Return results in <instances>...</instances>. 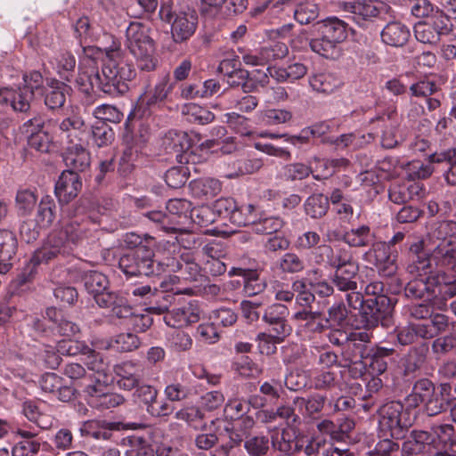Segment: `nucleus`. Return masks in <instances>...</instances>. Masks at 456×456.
I'll return each mask as SVG.
<instances>
[{
  "instance_id": "680f3d73",
  "label": "nucleus",
  "mask_w": 456,
  "mask_h": 456,
  "mask_svg": "<svg viewBox=\"0 0 456 456\" xmlns=\"http://www.w3.org/2000/svg\"><path fill=\"white\" fill-rule=\"evenodd\" d=\"M320 13L318 5L313 2L306 1L297 5L294 11L295 20L300 24H309L314 21Z\"/></svg>"
},
{
  "instance_id": "5fc2aeb1",
  "label": "nucleus",
  "mask_w": 456,
  "mask_h": 456,
  "mask_svg": "<svg viewBox=\"0 0 456 456\" xmlns=\"http://www.w3.org/2000/svg\"><path fill=\"white\" fill-rule=\"evenodd\" d=\"M284 225L283 220L279 216H258L253 224V230L260 234H272L279 232Z\"/></svg>"
},
{
  "instance_id": "e433bc0d",
  "label": "nucleus",
  "mask_w": 456,
  "mask_h": 456,
  "mask_svg": "<svg viewBox=\"0 0 456 456\" xmlns=\"http://www.w3.org/2000/svg\"><path fill=\"white\" fill-rule=\"evenodd\" d=\"M56 218V204L53 199L49 196H44L40 200L37 214L35 217V222H37V226L43 229H48L52 226L54 220Z\"/></svg>"
},
{
  "instance_id": "4468645a",
  "label": "nucleus",
  "mask_w": 456,
  "mask_h": 456,
  "mask_svg": "<svg viewBox=\"0 0 456 456\" xmlns=\"http://www.w3.org/2000/svg\"><path fill=\"white\" fill-rule=\"evenodd\" d=\"M57 351L61 354L70 356L78 354H88L94 359V362L89 363L90 369L96 371L98 374L104 373L106 370V363L103 362L102 356L83 341L61 340L58 343Z\"/></svg>"
},
{
  "instance_id": "774afa93",
  "label": "nucleus",
  "mask_w": 456,
  "mask_h": 456,
  "mask_svg": "<svg viewBox=\"0 0 456 456\" xmlns=\"http://www.w3.org/2000/svg\"><path fill=\"white\" fill-rule=\"evenodd\" d=\"M191 168L196 171L194 164L169 168L165 175L167 184L175 189L182 187L187 182V173H189Z\"/></svg>"
},
{
  "instance_id": "b1692460",
  "label": "nucleus",
  "mask_w": 456,
  "mask_h": 456,
  "mask_svg": "<svg viewBox=\"0 0 456 456\" xmlns=\"http://www.w3.org/2000/svg\"><path fill=\"white\" fill-rule=\"evenodd\" d=\"M60 240L64 248L70 252L72 246L79 243L85 237V229L76 220L63 222L60 228L54 229L52 232Z\"/></svg>"
},
{
  "instance_id": "a211bd4d",
  "label": "nucleus",
  "mask_w": 456,
  "mask_h": 456,
  "mask_svg": "<svg viewBox=\"0 0 456 456\" xmlns=\"http://www.w3.org/2000/svg\"><path fill=\"white\" fill-rule=\"evenodd\" d=\"M394 349L385 346H373L362 352L359 360L364 362L373 373L380 375L387 369V359L393 354Z\"/></svg>"
},
{
  "instance_id": "9b49d317",
  "label": "nucleus",
  "mask_w": 456,
  "mask_h": 456,
  "mask_svg": "<svg viewBox=\"0 0 456 456\" xmlns=\"http://www.w3.org/2000/svg\"><path fill=\"white\" fill-rule=\"evenodd\" d=\"M163 145L167 153L175 156L180 164H195V155L190 151L188 134L183 131L170 130L163 138Z\"/></svg>"
},
{
  "instance_id": "cd10ccee",
  "label": "nucleus",
  "mask_w": 456,
  "mask_h": 456,
  "mask_svg": "<svg viewBox=\"0 0 456 456\" xmlns=\"http://www.w3.org/2000/svg\"><path fill=\"white\" fill-rule=\"evenodd\" d=\"M410 37L409 28L400 21L388 22L381 31L382 41L394 47L403 46Z\"/></svg>"
},
{
  "instance_id": "338daca9",
  "label": "nucleus",
  "mask_w": 456,
  "mask_h": 456,
  "mask_svg": "<svg viewBox=\"0 0 456 456\" xmlns=\"http://www.w3.org/2000/svg\"><path fill=\"white\" fill-rule=\"evenodd\" d=\"M91 134L94 143L99 148L110 144L115 136L112 128L105 122H99L94 125Z\"/></svg>"
},
{
  "instance_id": "4d7b16f0",
  "label": "nucleus",
  "mask_w": 456,
  "mask_h": 456,
  "mask_svg": "<svg viewBox=\"0 0 456 456\" xmlns=\"http://www.w3.org/2000/svg\"><path fill=\"white\" fill-rule=\"evenodd\" d=\"M286 338L268 331L260 332L256 336L259 352L262 354L271 355L276 353L277 345L284 342Z\"/></svg>"
},
{
  "instance_id": "8fccbe9b",
  "label": "nucleus",
  "mask_w": 456,
  "mask_h": 456,
  "mask_svg": "<svg viewBox=\"0 0 456 456\" xmlns=\"http://www.w3.org/2000/svg\"><path fill=\"white\" fill-rule=\"evenodd\" d=\"M37 202L36 192L29 189L19 190L15 197V208L19 216H29Z\"/></svg>"
},
{
  "instance_id": "39448f33",
  "label": "nucleus",
  "mask_w": 456,
  "mask_h": 456,
  "mask_svg": "<svg viewBox=\"0 0 456 456\" xmlns=\"http://www.w3.org/2000/svg\"><path fill=\"white\" fill-rule=\"evenodd\" d=\"M377 411L379 416L380 430L387 433L394 439H403L412 425L408 411L400 402L391 401L384 403Z\"/></svg>"
},
{
  "instance_id": "052dcab7",
  "label": "nucleus",
  "mask_w": 456,
  "mask_h": 456,
  "mask_svg": "<svg viewBox=\"0 0 456 456\" xmlns=\"http://www.w3.org/2000/svg\"><path fill=\"white\" fill-rule=\"evenodd\" d=\"M244 448L249 456H265L270 450V441L266 436H248Z\"/></svg>"
},
{
  "instance_id": "393cba45",
  "label": "nucleus",
  "mask_w": 456,
  "mask_h": 456,
  "mask_svg": "<svg viewBox=\"0 0 456 456\" xmlns=\"http://www.w3.org/2000/svg\"><path fill=\"white\" fill-rule=\"evenodd\" d=\"M18 248L16 235L10 230L0 229V273H7L12 264L11 260Z\"/></svg>"
},
{
  "instance_id": "a878e982",
  "label": "nucleus",
  "mask_w": 456,
  "mask_h": 456,
  "mask_svg": "<svg viewBox=\"0 0 456 456\" xmlns=\"http://www.w3.org/2000/svg\"><path fill=\"white\" fill-rule=\"evenodd\" d=\"M70 87L64 82L50 79L44 88L45 104L51 110L61 108L66 102V94Z\"/></svg>"
},
{
  "instance_id": "c756f323",
  "label": "nucleus",
  "mask_w": 456,
  "mask_h": 456,
  "mask_svg": "<svg viewBox=\"0 0 456 456\" xmlns=\"http://www.w3.org/2000/svg\"><path fill=\"white\" fill-rule=\"evenodd\" d=\"M358 272L359 265L357 261L338 268L333 274L332 283L340 291L356 290L357 281L355 278Z\"/></svg>"
},
{
  "instance_id": "79ce46f5",
  "label": "nucleus",
  "mask_w": 456,
  "mask_h": 456,
  "mask_svg": "<svg viewBox=\"0 0 456 456\" xmlns=\"http://www.w3.org/2000/svg\"><path fill=\"white\" fill-rule=\"evenodd\" d=\"M292 113L284 109H266L256 113L257 122L262 126H278L289 122Z\"/></svg>"
},
{
  "instance_id": "f8f14e48",
  "label": "nucleus",
  "mask_w": 456,
  "mask_h": 456,
  "mask_svg": "<svg viewBox=\"0 0 456 456\" xmlns=\"http://www.w3.org/2000/svg\"><path fill=\"white\" fill-rule=\"evenodd\" d=\"M82 189V181L75 171H62L55 183L54 193L61 205L72 201Z\"/></svg>"
},
{
  "instance_id": "bb28decb",
  "label": "nucleus",
  "mask_w": 456,
  "mask_h": 456,
  "mask_svg": "<svg viewBox=\"0 0 456 456\" xmlns=\"http://www.w3.org/2000/svg\"><path fill=\"white\" fill-rule=\"evenodd\" d=\"M432 260L436 261L432 255L429 256L424 251L414 252L411 255V262L407 269L410 273L417 277H429L431 275L438 274L440 280L444 279V272L436 270L432 265Z\"/></svg>"
},
{
  "instance_id": "49530a36",
  "label": "nucleus",
  "mask_w": 456,
  "mask_h": 456,
  "mask_svg": "<svg viewBox=\"0 0 456 456\" xmlns=\"http://www.w3.org/2000/svg\"><path fill=\"white\" fill-rule=\"evenodd\" d=\"M125 456H155L153 445L143 436H132L127 438Z\"/></svg>"
},
{
  "instance_id": "c9c22d12",
  "label": "nucleus",
  "mask_w": 456,
  "mask_h": 456,
  "mask_svg": "<svg viewBox=\"0 0 456 456\" xmlns=\"http://www.w3.org/2000/svg\"><path fill=\"white\" fill-rule=\"evenodd\" d=\"M166 208L172 224L178 226L189 221L191 202L185 199H172L167 201Z\"/></svg>"
},
{
  "instance_id": "f03ea898",
  "label": "nucleus",
  "mask_w": 456,
  "mask_h": 456,
  "mask_svg": "<svg viewBox=\"0 0 456 456\" xmlns=\"http://www.w3.org/2000/svg\"><path fill=\"white\" fill-rule=\"evenodd\" d=\"M313 28L319 37L309 41L313 52L327 59L340 55V45L348 37V24L335 16L315 22Z\"/></svg>"
},
{
  "instance_id": "5701e85b",
  "label": "nucleus",
  "mask_w": 456,
  "mask_h": 456,
  "mask_svg": "<svg viewBox=\"0 0 456 456\" xmlns=\"http://www.w3.org/2000/svg\"><path fill=\"white\" fill-rule=\"evenodd\" d=\"M45 319L53 324V331L62 337H75L80 333L78 324L69 320L64 314L56 307L51 306L45 309Z\"/></svg>"
},
{
  "instance_id": "0eeeda50",
  "label": "nucleus",
  "mask_w": 456,
  "mask_h": 456,
  "mask_svg": "<svg viewBox=\"0 0 456 456\" xmlns=\"http://www.w3.org/2000/svg\"><path fill=\"white\" fill-rule=\"evenodd\" d=\"M118 267L128 277L154 276V251L142 248L123 254Z\"/></svg>"
},
{
  "instance_id": "bf43d9fd",
  "label": "nucleus",
  "mask_w": 456,
  "mask_h": 456,
  "mask_svg": "<svg viewBox=\"0 0 456 456\" xmlns=\"http://www.w3.org/2000/svg\"><path fill=\"white\" fill-rule=\"evenodd\" d=\"M325 401V396L315 394L307 399L298 396L295 397L293 403L300 409V411H303V410H305V413L311 416L322 410Z\"/></svg>"
},
{
  "instance_id": "4c0bfd02",
  "label": "nucleus",
  "mask_w": 456,
  "mask_h": 456,
  "mask_svg": "<svg viewBox=\"0 0 456 456\" xmlns=\"http://www.w3.org/2000/svg\"><path fill=\"white\" fill-rule=\"evenodd\" d=\"M444 278H445L444 276ZM456 297V280L452 282H445L444 279L439 280L435 286V294L431 299L434 308L444 311L447 308V300Z\"/></svg>"
},
{
  "instance_id": "9d476101",
  "label": "nucleus",
  "mask_w": 456,
  "mask_h": 456,
  "mask_svg": "<svg viewBox=\"0 0 456 456\" xmlns=\"http://www.w3.org/2000/svg\"><path fill=\"white\" fill-rule=\"evenodd\" d=\"M289 308L281 303H274L265 308L262 321L265 323V331L288 338L292 332V327L288 321Z\"/></svg>"
},
{
  "instance_id": "2eb2a0df",
  "label": "nucleus",
  "mask_w": 456,
  "mask_h": 456,
  "mask_svg": "<svg viewBox=\"0 0 456 456\" xmlns=\"http://www.w3.org/2000/svg\"><path fill=\"white\" fill-rule=\"evenodd\" d=\"M34 97L33 93L29 89L21 86L0 89V104L11 106L17 112H27L30 109Z\"/></svg>"
},
{
  "instance_id": "473e14b6",
  "label": "nucleus",
  "mask_w": 456,
  "mask_h": 456,
  "mask_svg": "<svg viewBox=\"0 0 456 456\" xmlns=\"http://www.w3.org/2000/svg\"><path fill=\"white\" fill-rule=\"evenodd\" d=\"M190 189L194 197L208 200L221 191L222 184L217 179L204 177L192 180L190 183Z\"/></svg>"
},
{
  "instance_id": "f3484780",
  "label": "nucleus",
  "mask_w": 456,
  "mask_h": 456,
  "mask_svg": "<svg viewBox=\"0 0 456 456\" xmlns=\"http://www.w3.org/2000/svg\"><path fill=\"white\" fill-rule=\"evenodd\" d=\"M304 452L308 456H355L347 447L338 446L331 440L322 436L312 438Z\"/></svg>"
},
{
  "instance_id": "ddd939ff",
  "label": "nucleus",
  "mask_w": 456,
  "mask_h": 456,
  "mask_svg": "<svg viewBox=\"0 0 456 456\" xmlns=\"http://www.w3.org/2000/svg\"><path fill=\"white\" fill-rule=\"evenodd\" d=\"M198 15L194 10L188 9L175 14L171 24V35L175 43L187 41L196 31Z\"/></svg>"
},
{
  "instance_id": "603ef678",
  "label": "nucleus",
  "mask_w": 456,
  "mask_h": 456,
  "mask_svg": "<svg viewBox=\"0 0 456 456\" xmlns=\"http://www.w3.org/2000/svg\"><path fill=\"white\" fill-rule=\"evenodd\" d=\"M175 419L185 421L189 426L195 429L204 428L205 414L196 406L184 407L175 413Z\"/></svg>"
},
{
  "instance_id": "2f4dec72",
  "label": "nucleus",
  "mask_w": 456,
  "mask_h": 456,
  "mask_svg": "<svg viewBox=\"0 0 456 456\" xmlns=\"http://www.w3.org/2000/svg\"><path fill=\"white\" fill-rule=\"evenodd\" d=\"M116 423L107 422L105 420L91 419L83 422L79 428V432L83 437H91L94 439H104L110 438V430L116 428Z\"/></svg>"
},
{
  "instance_id": "864d4df0",
  "label": "nucleus",
  "mask_w": 456,
  "mask_h": 456,
  "mask_svg": "<svg viewBox=\"0 0 456 456\" xmlns=\"http://www.w3.org/2000/svg\"><path fill=\"white\" fill-rule=\"evenodd\" d=\"M139 338L131 332L120 333L115 336L109 343L107 348H113L120 352H132L140 346Z\"/></svg>"
},
{
  "instance_id": "1a4fd4ad",
  "label": "nucleus",
  "mask_w": 456,
  "mask_h": 456,
  "mask_svg": "<svg viewBox=\"0 0 456 456\" xmlns=\"http://www.w3.org/2000/svg\"><path fill=\"white\" fill-rule=\"evenodd\" d=\"M402 456H431L436 453V437L425 430L413 429L404 435Z\"/></svg>"
},
{
  "instance_id": "4be33fe9",
  "label": "nucleus",
  "mask_w": 456,
  "mask_h": 456,
  "mask_svg": "<svg viewBox=\"0 0 456 456\" xmlns=\"http://www.w3.org/2000/svg\"><path fill=\"white\" fill-rule=\"evenodd\" d=\"M200 311L197 305L189 303L181 307L174 308L165 315L164 320L168 326L181 328L197 322Z\"/></svg>"
},
{
  "instance_id": "58836bf2",
  "label": "nucleus",
  "mask_w": 456,
  "mask_h": 456,
  "mask_svg": "<svg viewBox=\"0 0 456 456\" xmlns=\"http://www.w3.org/2000/svg\"><path fill=\"white\" fill-rule=\"evenodd\" d=\"M276 268L281 275L296 274L305 270V262L299 255L287 252L277 260Z\"/></svg>"
},
{
  "instance_id": "a19ab883",
  "label": "nucleus",
  "mask_w": 456,
  "mask_h": 456,
  "mask_svg": "<svg viewBox=\"0 0 456 456\" xmlns=\"http://www.w3.org/2000/svg\"><path fill=\"white\" fill-rule=\"evenodd\" d=\"M434 383L428 379H419L413 386L411 393L406 397L411 407H417L423 403L435 392Z\"/></svg>"
},
{
  "instance_id": "412c9836",
  "label": "nucleus",
  "mask_w": 456,
  "mask_h": 456,
  "mask_svg": "<svg viewBox=\"0 0 456 456\" xmlns=\"http://www.w3.org/2000/svg\"><path fill=\"white\" fill-rule=\"evenodd\" d=\"M438 274L429 277H417L410 281L405 287V295L412 298H427L431 302L435 294V286L438 283Z\"/></svg>"
},
{
  "instance_id": "72a5a7b5",
  "label": "nucleus",
  "mask_w": 456,
  "mask_h": 456,
  "mask_svg": "<svg viewBox=\"0 0 456 456\" xmlns=\"http://www.w3.org/2000/svg\"><path fill=\"white\" fill-rule=\"evenodd\" d=\"M293 319L304 322L305 328L314 333H322L328 329V322L319 310H299L293 314Z\"/></svg>"
},
{
  "instance_id": "ea45409f",
  "label": "nucleus",
  "mask_w": 456,
  "mask_h": 456,
  "mask_svg": "<svg viewBox=\"0 0 456 456\" xmlns=\"http://www.w3.org/2000/svg\"><path fill=\"white\" fill-rule=\"evenodd\" d=\"M309 85L313 90L322 94H332L338 89L341 80L330 73H319L309 77Z\"/></svg>"
},
{
  "instance_id": "20e7f679",
  "label": "nucleus",
  "mask_w": 456,
  "mask_h": 456,
  "mask_svg": "<svg viewBox=\"0 0 456 456\" xmlns=\"http://www.w3.org/2000/svg\"><path fill=\"white\" fill-rule=\"evenodd\" d=\"M361 283L362 287L364 286V295L368 297L365 300L363 327L370 330L377 327L390 314L392 302L385 292V285L382 281L368 279L367 274L366 280H362Z\"/></svg>"
},
{
  "instance_id": "de8ad7c7",
  "label": "nucleus",
  "mask_w": 456,
  "mask_h": 456,
  "mask_svg": "<svg viewBox=\"0 0 456 456\" xmlns=\"http://www.w3.org/2000/svg\"><path fill=\"white\" fill-rule=\"evenodd\" d=\"M92 65L89 67H83L82 64L78 66V75L76 78V83L78 89L86 94H89L94 88L97 89V84L94 83V77L98 73L96 63L90 61Z\"/></svg>"
},
{
  "instance_id": "7ed1b4c3",
  "label": "nucleus",
  "mask_w": 456,
  "mask_h": 456,
  "mask_svg": "<svg viewBox=\"0 0 456 456\" xmlns=\"http://www.w3.org/2000/svg\"><path fill=\"white\" fill-rule=\"evenodd\" d=\"M125 45L134 56L140 70L150 72L157 68L156 45L148 26L141 22H131L126 30Z\"/></svg>"
},
{
  "instance_id": "a18cd8bd",
  "label": "nucleus",
  "mask_w": 456,
  "mask_h": 456,
  "mask_svg": "<svg viewBox=\"0 0 456 456\" xmlns=\"http://www.w3.org/2000/svg\"><path fill=\"white\" fill-rule=\"evenodd\" d=\"M456 233V222L452 220H444L435 224L430 235L432 239H436L438 243L434 248L442 246L444 242L448 243L449 247L453 246L452 237Z\"/></svg>"
},
{
  "instance_id": "6ab92c4d",
  "label": "nucleus",
  "mask_w": 456,
  "mask_h": 456,
  "mask_svg": "<svg viewBox=\"0 0 456 456\" xmlns=\"http://www.w3.org/2000/svg\"><path fill=\"white\" fill-rule=\"evenodd\" d=\"M63 161L69 168L66 171H86L90 166V154L81 143L66 145L62 153Z\"/></svg>"
},
{
  "instance_id": "c03bdc74",
  "label": "nucleus",
  "mask_w": 456,
  "mask_h": 456,
  "mask_svg": "<svg viewBox=\"0 0 456 456\" xmlns=\"http://www.w3.org/2000/svg\"><path fill=\"white\" fill-rule=\"evenodd\" d=\"M329 200V198L322 193L312 194L304 205L305 214L314 219L324 216L330 207Z\"/></svg>"
},
{
  "instance_id": "13d9d810",
  "label": "nucleus",
  "mask_w": 456,
  "mask_h": 456,
  "mask_svg": "<svg viewBox=\"0 0 456 456\" xmlns=\"http://www.w3.org/2000/svg\"><path fill=\"white\" fill-rule=\"evenodd\" d=\"M427 347L419 346L412 347L409 350L403 360V367L405 374L414 373L420 369L426 361Z\"/></svg>"
},
{
  "instance_id": "0e129e2a",
  "label": "nucleus",
  "mask_w": 456,
  "mask_h": 456,
  "mask_svg": "<svg viewBox=\"0 0 456 456\" xmlns=\"http://www.w3.org/2000/svg\"><path fill=\"white\" fill-rule=\"evenodd\" d=\"M81 391L87 403L91 406L93 399L99 401L108 391V387L98 378L92 377L87 382H84Z\"/></svg>"
},
{
  "instance_id": "6e6d98bb",
  "label": "nucleus",
  "mask_w": 456,
  "mask_h": 456,
  "mask_svg": "<svg viewBox=\"0 0 456 456\" xmlns=\"http://www.w3.org/2000/svg\"><path fill=\"white\" fill-rule=\"evenodd\" d=\"M183 113L187 116L188 121L199 125H207L215 119L214 113L193 103L185 105Z\"/></svg>"
},
{
  "instance_id": "7c9ffc66",
  "label": "nucleus",
  "mask_w": 456,
  "mask_h": 456,
  "mask_svg": "<svg viewBox=\"0 0 456 456\" xmlns=\"http://www.w3.org/2000/svg\"><path fill=\"white\" fill-rule=\"evenodd\" d=\"M370 341V335L366 331L352 332L349 335V342L346 346L342 354L348 362H357L364 349H369L365 343Z\"/></svg>"
},
{
  "instance_id": "c85d7f7f",
  "label": "nucleus",
  "mask_w": 456,
  "mask_h": 456,
  "mask_svg": "<svg viewBox=\"0 0 456 456\" xmlns=\"http://www.w3.org/2000/svg\"><path fill=\"white\" fill-rule=\"evenodd\" d=\"M59 240L58 237L50 233L44 245L35 251L31 261L35 265H39L41 263H48L59 255L69 254V252L62 246Z\"/></svg>"
},
{
  "instance_id": "dca6fc26",
  "label": "nucleus",
  "mask_w": 456,
  "mask_h": 456,
  "mask_svg": "<svg viewBox=\"0 0 456 456\" xmlns=\"http://www.w3.org/2000/svg\"><path fill=\"white\" fill-rule=\"evenodd\" d=\"M423 195V184L415 181L395 183L388 191L389 200L395 204H404L410 200H419Z\"/></svg>"
},
{
  "instance_id": "423d86ee",
  "label": "nucleus",
  "mask_w": 456,
  "mask_h": 456,
  "mask_svg": "<svg viewBox=\"0 0 456 456\" xmlns=\"http://www.w3.org/2000/svg\"><path fill=\"white\" fill-rule=\"evenodd\" d=\"M452 27L449 17L437 9L429 20L416 23L413 31L419 42L435 45L450 36Z\"/></svg>"
},
{
  "instance_id": "69168bd1",
  "label": "nucleus",
  "mask_w": 456,
  "mask_h": 456,
  "mask_svg": "<svg viewBox=\"0 0 456 456\" xmlns=\"http://www.w3.org/2000/svg\"><path fill=\"white\" fill-rule=\"evenodd\" d=\"M182 260L179 270L181 278L191 281H202L204 275L201 274V268L193 261L190 254H182Z\"/></svg>"
},
{
  "instance_id": "3c124183",
  "label": "nucleus",
  "mask_w": 456,
  "mask_h": 456,
  "mask_svg": "<svg viewBox=\"0 0 456 456\" xmlns=\"http://www.w3.org/2000/svg\"><path fill=\"white\" fill-rule=\"evenodd\" d=\"M432 256L436 265H440L456 273V246L449 247L444 242L437 248H433Z\"/></svg>"
},
{
  "instance_id": "f704fd0d",
  "label": "nucleus",
  "mask_w": 456,
  "mask_h": 456,
  "mask_svg": "<svg viewBox=\"0 0 456 456\" xmlns=\"http://www.w3.org/2000/svg\"><path fill=\"white\" fill-rule=\"evenodd\" d=\"M375 238V234L370 231V226L362 224L345 232L341 240L350 247L362 248L370 246Z\"/></svg>"
},
{
  "instance_id": "aec40b11",
  "label": "nucleus",
  "mask_w": 456,
  "mask_h": 456,
  "mask_svg": "<svg viewBox=\"0 0 456 456\" xmlns=\"http://www.w3.org/2000/svg\"><path fill=\"white\" fill-rule=\"evenodd\" d=\"M384 7L378 0H353L350 3H343L341 8L343 11L352 13L354 20L359 25L370 18L379 14V6Z\"/></svg>"
},
{
  "instance_id": "e2e57ef3",
  "label": "nucleus",
  "mask_w": 456,
  "mask_h": 456,
  "mask_svg": "<svg viewBox=\"0 0 456 456\" xmlns=\"http://www.w3.org/2000/svg\"><path fill=\"white\" fill-rule=\"evenodd\" d=\"M313 173L310 166L301 162L286 164L282 167L281 176L286 181L294 182L303 180Z\"/></svg>"
},
{
  "instance_id": "6e6552de",
  "label": "nucleus",
  "mask_w": 456,
  "mask_h": 456,
  "mask_svg": "<svg viewBox=\"0 0 456 456\" xmlns=\"http://www.w3.org/2000/svg\"><path fill=\"white\" fill-rule=\"evenodd\" d=\"M370 248L363 254V259L376 266L379 275L383 277L393 276L397 270L395 254L389 244L384 241H374Z\"/></svg>"
},
{
  "instance_id": "37998d69",
  "label": "nucleus",
  "mask_w": 456,
  "mask_h": 456,
  "mask_svg": "<svg viewBox=\"0 0 456 456\" xmlns=\"http://www.w3.org/2000/svg\"><path fill=\"white\" fill-rule=\"evenodd\" d=\"M76 63L75 56L71 53L65 52L54 58L53 65L60 77L69 82L74 77Z\"/></svg>"
},
{
  "instance_id": "09e8293b",
  "label": "nucleus",
  "mask_w": 456,
  "mask_h": 456,
  "mask_svg": "<svg viewBox=\"0 0 456 456\" xmlns=\"http://www.w3.org/2000/svg\"><path fill=\"white\" fill-rule=\"evenodd\" d=\"M148 141V136L145 134L140 133L138 134H126L124 136V143L126 148L123 151L122 159L124 161H132L137 154L143 149Z\"/></svg>"
},
{
  "instance_id": "f257e3e1",
  "label": "nucleus",
  "mask_w": 456,
  "mask_h": 456,
  "mask_svg": "<svg viewBox=\"0 0 456 456\" xmlns=\"http://www.w3.org/2000/svg\"><path fill=\"white\" fill-rule=\"evenodd\" d=\"M104 54L107 61L94 78L97 90L113 98L124 95L129 90L128 82L136 76L135 69L125 60L119 43L113 41L104 48Z\"/></svg>"
}]
</instances>
